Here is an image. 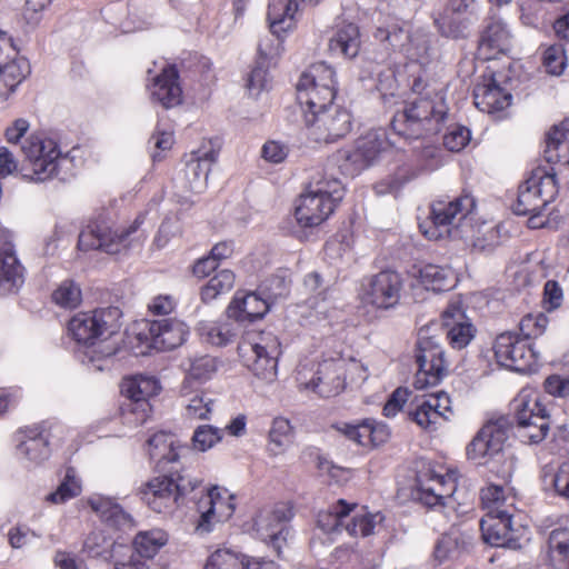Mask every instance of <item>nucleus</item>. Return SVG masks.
Instances as JSON below:
<instances>
[{"label":"nucleus","mask_w":569,"mask_h":569,"mask_svg":"<svg viewBox=\"0 0 569 569\" xmlns=\"http://www.w3.org/2000/svg\"><path fill=\"white\" fill-rule=\"evenodd\" d=\"M451 399L445 391L428 393L411 403L409 417L421 429L436 431L452 417Z\"/></svg>","instance_id":"obj_17"},{"label":"nucleus","mask_w":569,"mask_h":569,"mask_svg":"<svg viewBox=\"0 0 569 569\" xmlns=\"http://www.w3.org/2000/svg\"><path fill=\"white\" fill-rule=\"evenodd\" d=\"M507 438L505 419L487 422L467 446L468 459L477 465H487L502 452Z\"/></svg>","instance_id":"obj_18"},{"label":"nucleus","mask_w":569,"mask_h":569,"mask_svg":"<svg viewBox=\"0 0 569 569\" xmlns=\"http://www.w3.org/2000/svg\"><path fill=\"white\" fill-rule=\"evenodd\" d=\"M343 196V184L337 178H313L297 201L295 217L298 224L305 228L321 224L333 212Z\"/></svg>","instance_id":"obj_2"},{"label":"nucleus","mask_w":569,"mask_h":569,"mask_svg":"<svg viewBox=\"0 0 569 569\" xmlns=\"http://www.w3.org/2000/svg\"><path fill=\"white\" fill-rule=\"evenodd\" d=\"M168 536L161 529L140 531L133 539L130 555L118 559L114 569H153L152 559L167 543Z\"/></svg>","instance_id":"obj_19"},{"label":"nucleus","mask_w":569,"mask_h":569,"mask_svg":"<svg viewBox=\"0 0 569 569\" xmlns=\"http://www.w3.org/2000/svg\"><path fill=\"white\" fill-rule=\"evenodd\" d=\"M547 325L548 318L541 312L525 316L519 323L521 338L528 341L529 339L540 337L545 332Z\"/></svg>","instance_id":"obj_58"},{"label":"nucleus","mask_w":569,"mask_h":569,"mask_svg":"<svg viewBox=\"0 0 569 569\" xmlns=\"http://www.w3.org/2000/svg\"><path fill=\"white\" fill-rule=\"evenodd\" d=\"M121 316L122 312L118 307L79 312L69 321L68 330L79 345L92 347L98 340H103L119 331Z\"/></svg>","instance_id":"obj_8"},{"label":"nucleus","mask_w":569,"mask_h":569,"mask_svg":"<svg viewBox=\"0 0 569 569\" xmlns=\"http://www.w3.org/2000/svg\"><path fill=\"white\" fill-rule=\"evenodd\" d=\"M301 389L312 390L321 397L339 395L346 387L343 358L323 360L309 382H299Z\"/></svg>","instance_id":"obj_22"},{"label":"nucleus","mask_w":569,"mask_h":569,"mask_svg":"<svg viewBox=\"0 0 569 569\" xmlns=\"http://www.w3.org/2000/svg\"><path fill=\"white\" fill-rule=\"evenodd\" d=\"M141 216L128 227L113 230L111 224L101 219L90 222L79 234L78 247L81 250H102L114 254L129 244V237L141 226Z\"/></svg>","instance_id":"obj_13"},{"label":"nucleus","mask_w":569,"mask_h":569,"mask_svg":"<svg viewBox=\"0 0 569 569\" xmlns=\"http://www.w3.org/2000/svg\"><path fill=\"white\" fill-rule=\"evenodd\" d=\"M292 440L293 428L290 425V421L282 417L274 418L269 431L268 450L270 455H282L292 443Z\"/></svg>","instance_id":"obj_45"},{"label":"nucleus","mask_w":569,"mask_h":569,"mask_svg":"<svg viewBox=\"0 0 569 569\" xmlns=\"http://www.w3.org/2000/svg\"><path fill=\"white\" fill-rule=\"evenodd\" d=\"M201 503L209 506L207 510L201 511V516L197 525V530L201 533L209 532L211 530V522L213 520H228L236 508L232 495L219 487H212L209 489L204 501Z\"/></svg>","instance_id":"obj_28"},{"label":"nucleus","mask_w":569,"mask_h":569,"mask_svg":"<svg viewBox=\"0 0 569 569\" xmlns=\"http://www.w3.org/2000/svg\"><path fill=\"white\" fill-rule=\"evenodd\" d=\"M160 386L157 379L147 376H136L123 379L121 393L130 401L127 407L136 416L137 423H144L151 411L149 399L158 395Z\"/></svg>","instance_id":"obj_21"},{"label":"nucleus","mask_w":569,"mask_h":569,"mask_svg":"<svg viewBox=\"0 0 569 569\" xmlns=\"http://www.w3.org/2000/svg\"><path fill=\"white\" fill-rule=\"evenodd\" d=\"M431 331L432 327L426 326L420 328L418 332L416 353L418 371L413 381L416 389L435 387L448 373L445 351Z\"/></svg>","instance_id":"obj_9"},{"label":"nucleus","mask_w":569,"mask_h":569,"mask_svg":"<svg viewBox=\"0 0 569 569\" xmlns=\"http://www.w3.org/2000/svg\"><path fill=\"white\" fill-rule=\"evenodd\" d=\"M417 172L410 167L403 166L396 172L375 184L377 194L397 193L408 181L413 179Z\"/></svg>","instance_id":"obj_52"},{"label":"nucleus","mask_w":569,"mask_h":569,"mask_svg":"<svg viewBox=\"0 0 569 569\" xmlns=\"http://www.w3.org/2000/svg\"><path fill=\"white\" fill-rule=\"evenodd\" d=\"M181 446L176 436L170 432L160 431L148 440V453L150 459L158 465L162 462H174L179 459Z\"/></svg>","instance_id":"obj_40"},{"label":"nucleus","mask_w":569,"mask_h":569,"mask_svg":"<svg viewBox=\"0 0 569 569\" xmlns=\"http://www.w3.org/2000/svg\"><path fill=\"white\" fill-rule=\"evenodd\" d=\"M442 321L447 328V338L453 348L462 349L470 342L473 337L472 325L466 321L459 305H449L442 312Z\"/></svg>","instance_id":"obj_31"},{"label":"nucleus","mask_w":569,"mask_h":569,"mask_svg":"<svg viewBox=\"0 0 569 569\" xmlns=\"http://www.w3.org/2000/svg\"><path fill=\"white\" fill-rule=\"evenodd\" d=\"M213 161L212 152H204L201 156L191 154L190 159L187 160L184 178L190 191L199 193L206 189Z\"/></svg>","instance_id":"obj_38"},{"label":"nucleus","mask_w":569,"mask_h":569,"mask_svg":"<svg viewBox=\"0 0 569 569\" xmlns=\"http://www.w3.org/2000/svg\"><path fill=\"white\" fill-rule=\"evenodd\" d=\"M90 508L110 527L128 530L134 527V520L118 502L108 497H93L88 501Z\"/></svg>","instance_id":"obj_33"},{"label":"nucleus","mask_w":569,"mask_h":569,"mask_svg":"<svg viewBox=\"0 0 569 569\" xmlns=\"http://www.w3.org/2000/svg\"><path fill=\"white\" fill-rule=\"evenodd\" d=\"M270 63L258 61L256 67L251 70L247 79V88L251 96H259L263 90L268 89L269 74L268 67Z\"/></svg>","instance_id":"obj_60"},{"label":"nucleus","mask_w":569,"mask_h":569,"mask_svg":"<svg viewBox=\"0 0 569 569\" xmlns=\"http://www.w3.org/2000/svg\"><path fill=\"white\" fill-rule=\"evenodd\" d=\"M231 320L202 322L199 327L200 336L212 346H226L238 336V326Z\"/></svg>","instance_id":"obj_43"},{"label":"nucleus","mask_w":569,"mask_h":569,"mask_svg":"<svg viewBox=\"0 0 569 569\" xmlns=\"http://www.w3.org/2000/svg\"><path fill=\"white\" fill-rule=\"evenodd\" d=\"M548 555L553 567L569 569V528H556L550 532Z\"/></svg>","instance_id":"obj_44"},{"label":"nucleus","mask_w":569,"mask_h":569,"mask_svg":"<svg viewBox=\"0 0 569 569\" xmlns=\"http://www.w3.org/2000/svg\"><path fill=\"white\" fill-rule=\"evenodd\" d=\"M290 282L286 273H277L263 280L259 290L272 305L277 299L288 295Z\"/></svg>","instance_id":"obj_57"},{"label":"nucleus","mask_w":569,"mask_h":569,"mask_svg":"<svg viewBox=\"0 0 569 569\" xmlns=\"http://www.w3.org/2000/svg\"><path fill=\"white\" fill-rule=\"evenodd\" d=\"M244 558L230 549H218L208 558L204 569H246Z\"/></svg>","instance_id":"obj_54"},{"label":"nucleus","mask_w":569,"mask_h":569,"mask_svg":"<svg viewBox=\"0 0 569 569\" xmlns=\"http://www.w3.org/2000/svg\"><path fill=\"white\" fill-rule=\"evenodd\" d=\"M355 506L346 503L345 500H339L331 510L320 512L318 516V526L325 532H339L345 528L346 519L349 517L350 511Z\"/></svg>","instance_id":"obj_47"},{"label":"nucleus","mask_w":569,"mask_h":569,"mask_svg":"<svg viewBox=\"0 0 569 569\" xmlns=\"http://www.w3.org/2000/svg\"><path fill=\"white\" fill-rule=\"evenodd\" d=\"M511 406L518 436L530 443L545 440L550 429V415L539 395L525 388L512 400Z\"/></svg>","instance_id":"obj_5"},{"label":"nucleus","mask_w":569,"mask_h":569,"mask_svg":"<svg viewBox=\"0 0 569 569\" xmlns=\"http://www.w3.org/2000/svg\"><path fill=\"white\" fill-rule=\"evenodd\" d=\"M53 301L63 308H77L82 299L81 289L73 280H64L52 293Z\"/></svg>","instance_id":"obj_55"},{"label":"nucleus","mask_w":569,"mask_h":569,"mask_svg":"<svg viewBox=\"0 0 569 569\" xmlns=\"http://www.w3.org/2000/svg\"><path fill=\"white\" fill-rule=\"evenodd\" d=\"M24 439L18 446V453L26 459L40 463L49 458V433L36 429H29L24 432Z\"/></svg>","instance_id":"obj_39"},{"label":"nucleus","mask_w":569,"mask_h":569,"mask_svg":"<svg viewBox=\"0 0 569 569\" xmlns=\"http://www.w3.org/2000/svg\"><path fill=\"white\" fill-rule=\"evenodd\" d=\"M234 279V273L231 270H220L201 288V300L210 302L219 295L230 291L233 288Z\"/></svg>","instance_id":"obj_48"},{"label":"nucleus","mask_w":569,"mask_h":569,"mask_svg":"<svg viewBox=\"0 0 569 569\" xmlns=\"http://www.w3.org/2000/svg\"><path fill=\"white\" fill-rule=\"evenodd\" d=\"M271 307L268 298L260 292H237L227 308V317L238 322L261 319Z\"/></svg>","instance_id":"obj_26"},{"label":"nucleus","mask_w":569,"mask_h":569,"mask_svg":"<svg viewBox=\"0 0 569 569\" xmlns=\"http://www.w3.org/2000/svg\"><path fill=\"white\" fill-rule=\"evenodd\" d=\"M380 512L370 513L365 510L356 512L350 519H346L345 529L352 537H367L373 533L376 526L383 521Z\"/></svg>","instance_id":"obj_46"},{"label":"nucleus","mask_w":569,"mask_h":569,"mask_svg":"<svg viewBox=\"0 0 569 569\" xmlns=\"http://www.w3.org/2000/svg\"><path fill=\"white\" fill-rule=\"evenodd\" d=\"M479 49L486 53L485 59L508 52L511 49V34L507 26L501 21L490 22L481 34Z\"/></svg>","instance_id":"obj_35"},{"label":"nucleus","mask_w":569,"mask_h":569,"mask_svg":"<svg viewBox=\"0 0 569 569\" xmlns=\"http://www.w3.org/2000/svg\"><path fill=\"white\" fill-rule=\"evenodd\" d=\"M435 24L439 32L447 38H460L465 36L467 23L463 17L440 11L435 18Z\"/></svg>","instance_id":"obj_53"},{"label":"nucleus","mask_w":569,"mask_h":569,"mask_svg":"<svg viewBox=\"0 0 569 569\" xmlns=\"http://www.w3.org/2000/svg\"><path fill=\"white\" fill-rule=\"evenodd\" d=\"M456 489L455 482L432 470L419 472L413 498L428 507L445 506Z\"/></svg>","instance_id":"obj_23"},{"label":"nucleus","mask_w":569,"mask_h":569,"mask_svg":"<svg viewBox=\"0 0 569 569\" xmlns=\"http://www.w3.org/2000/svg\"><path fill=\"white\" fill-rule=\"evenodd\" d=\"M223 429L209 425L199 426L192 437L193 446L200 451L212 448L222 439Z\"/></svg>","instance_id":"obj_59"},{"label":"nucleus","mask_w":569,"mask_h":569,"mask_svg":"<svg viewBox=\"0 0 569 569\" xmlns=\"http://www.w3.org/2000/svg\"><path fill=\"white\" fill-rule=\"evenodd\" d=\"M28 67L10 64L0 71V103L6 101L26 78Z\"/></svg>","instance_id":"obj_51"},{"label":"nucleus","mask_w":569,"mask_h":569,"mask_svg":"<svg viewBox=\"0 0 569 569\" xmlns=\"http://www.w3.org/2000/svg\"><path fill=\"white\" fill-rule=\"evenodd\" d=\"M543 66L546 71L552 76H560L566 67L565 49L561 44H553L543 52Z\"/></svg>","instance_id":"obj_61"},{"label":"nucleus","mask_w":569,"mask_h":569,"mask_svg":"<svg viewBox=\"0 0 569 569\" xmlns=\"http://www.w3.org/2000/svg\"><path fill=\"white\" fill-rule=\"evenodd\" d=\"M0 243V293L17 290L24 281V268L20 263L16 247L9 236L3 234Z\"/></svg>","instance_id":"obj_27"},{"label":"nucleus","mask_w":569,"mask_h":569,"mask_svg":"<svg viewBox=\"0 0 569 569\" xmlns=\"http://www.w3.org/2000/svg\"><path fill=\"white\" fill-rule=\"evenodd\" d=\"M111 546L112 541L102 531L96 530L87 536L83 542V550L89 557H101L109 552Z\"/></svg>","instance_id":"obj_63"},{"label":"nucleus","mask_w":569,"mask_h":569,"mask_svg":"<svg viewBox=\"0 0 569 569\" xmlns=\"http://www.w3.org/2000/svg\"><path fill=\"white\" fill-rule=\"evenodd\" d=\"M508 499L513 501V498L506 497L505 488L501 486L489 485L481 490V501L487 513H495L503 511L509 506Z\"/></svg>","instance_id":"obj_56"},{"label":"nucleus","mask_w":569,"mask_h":569,"mask_svg":"<svg viewBox=\"0 0 569 569\" xmlns=\"http://www.w3.org/2000/svg\"><path fill=\"white\" fill-rule=\"evenodd\" d=\"M21 150L24 156L22 177L29 181L44 182L59 177L62 168L69 163L58 143L42 134L30 136L24 140Z\"/></svg>","instance_id":"obj_4"},{"label":"nucleus","mask_w":569,"mask_h":569,"mask_svg":"<svg viewBox=\"0 0 569 569\" xmlns=\"http://www.w3.org/2000/svg\"><path fill=\"white\" fill-rule=\"evenodd\" d=\"M13 40L7 31L0 29V71L7 69L10 64H20L28 67L24 60L17 58Z\"/></svg>","instance_id":"obj_62"},{"label":"nucleus","mask_w":569,"mask_h":569,"mask_svg":"<svg viewBox=\"0 0 569 569\" xmlns=\"http://www.w3.org/2000/svg\"><path fill=\"white\" fill-rule=\"evenodd\" d=\"M497 362L518 372L530 371L538 361V356L530 343L515 332H502L493 342Z\"/></svg>","instance_id":"obj_15"},{"label":"nucleus","mask_w":569,"mask_h":569,"mask_svg":"<svg viewBox=\"0 0 569 569\" xmlns=\"http://www.w3.org/2000/svg\"><path fill=\"white\" fill-rule=\"evenodd\" d=\"M335 70L326 62H317L305 71L297 83V100L301 108L330 106L337 93Z\"/></svg>","instance_id":"obj_12"},{"label":"nucleus","mask_w":569,"mask_h":569,"mask_svg":"<svg viewBox=\"0 0 569 569\" xmlns=\"http://www.w3.org/2000/svg\"><path fill=\"white\" fill-rule=\"evenodd\" d=\"M418 282L433 292L449 290L453 287L452 271L436 264H426L419 270Z\"/></svg>","instance_id":"obj_42"},{"label":"nucleus","mask_w":569,"mask_h":569,"mask_svg":"<svg viewBox=\"0 0 569 569\" xmlns=\"http://www.w3.org/2000/svg\"><path fill=\"white\" fill-rule=\"evenodd\" d=\"M293 517L292 509L286 503L277 505L272 510L260 512L254 527L258 536L263 541H269L280 552L281 541L286 540L284 531L287 522Z\"/></svg>","instance_id":"obj_24"},{"label":"nucleus","mask_w":569,"mask_h":569,"mask_svg":"<svg viewBox=\"0 0 569 569\" xmlns=\"http://www.w3.org/2000/svg\"><path fill=\"white\" fill-rule=\"evenodd\" d=\"M337 431L360 446H378L386 441L388 432L385 426L375 425L369 420L352 425L339 422L335 425Z\"/></svg>","instance_id":"obj_34"},{"label":"nucleus","mask_w":569,"mask_h":569,"mask_svg":"<svg viewBox=\"0 0 569 569\" xmlns=\"http://www.w3.org/2000/svg\"><path fill=\"white\" fill-rule=\"evenodd\" d=\"M475 200L466 194L452 200H436L430 208V227L423 229L429 239L439 240L455 237L453 226L456 221L466 219L475 209Z\"/></svg>","instance_id":"obj_14"},{"label":"nucleus","mask_w":569,"mask_h":569,"mask_svg":"<svg viewBox=\"0 0 569 569\" xmlns=\"http://www.w3.org/2000/svg\"><path fill=\"white\" fill-rule=\"evenodd\" d=\"M301 0H269L267 18L271 34L258 44V61L270 63L281 51V37L296 28Z\"/></svg>","instance_id":"obj_10"},{"label":"nucleus","mask_w":569,"mask_h":569,"mask_svg":"<svg viewBox=\"0 0 569 569\" xmlns=\"http://www.w3.org/2000/svg\"><path fill=\"white\" fill-rule=\"evenodd\" d=\"M387 147L386 132L370 130L357 139L353 149L338 150L331 160L342 174L355 177L371 166Z\"/></svg>","instance_id":"obj_11"},{"label":"nucleus","mask_w":569,"mask_h":569,"mask_svg":"<svg viewBox=\"0 0 569 569\" xmlns=\"http://www.w3.org/2000/svg\"><path fill=\"white\" fill-rule=\"evenodd\" d=\"M545 158L549 163L569 167V122L555 126L546 137Z\"/></svg>","instance_id":"obj_36"},{"label":"nucleus","mask_w":569,"mask_h":569,"mask_svg":"<svg viewBox=\"0 0 569 569\" xmlns=\"http://www.w3.org/2000/svg\"><path fill=\"white\" fill-rule=\"evenodd\" d=\"M329 49L332 53L346 58H355L360 49L359 29L353 23H347L338 28L330 39Z\"/></svg>","instance_id":"obj_41"},{"label":"nucleus","mask_w":569,"mask_h":569,"mask_svg":"<svg viewBox=\"0 0 569 569\" xmlns=\"http://www.w3.org/2000/svg\"><path fill=\"white\" fill-rule=\"evenodd\" d=\"M140 495L141 499L156 512H162L178 501L172 487V477L168 476L149 481L141 489Z\"/></svg>","instance_id":"obj_32"},{"label":"nucleus","mask_w":569,"mask_h":569,"mask_svg":"<svg viewBox=\"0 0 569 569\" xmlns=\"http://www.w3.org/2000/svg\"><path fill=\"white\" fill-rule=\"evenodd\" d=\"M152 100L159 102L163 108H173L182 101V90L178 82V71L173 66H167L157 76L150 88Z\"/></svg>","instance_id":"obj_30"},{"label":"nucleus","mask_w":569,"mask_h":569,"mask_svg":"<svg viewBox=\"0 0 569 569\" xmlns=\"http://www.w3.org/2000/svg\"><path fill=\"white\" fill-rule=\"evenodd\" d=\"M460 549V533L458 531H451L439 538L435 547V557L439 561H443L451 557Z\"/></svg>","instance_id":"obj_64"},{"label":"nucleus","mask_w":569,"mask_h":569,"mask_svg":"<svg viewBox=\"0 0 569 569\" xmlns=\"http://www.w3.org/2000/svg\"><path fill=\"white\" fill-rule=\"evenodd\" d=\"M402 288L403 281L398 272L383 270L362 281L360 298L377 309H390L399 302Z\"/></svg>","instance_id":"obj_16"},{"label":"nucleus","mask_w":569,"mask_h":569,"mask_svg":"<svg viewBox=\"0 0 569 569\" xmlns=\"http://www.w3.org/2000/svg\"><path fill=\"white\" fill-rule=\"evenodd\" d=\"M218 369L214 357L209 355L198 356L190 359L187 376L181 385L180 395L188 397L192 393V383H204L210 380Z\"/></svg>","instance_id":"obj_37"},{"label":"nucleus","mask_w":569,"mask_h":569,"mask_svg":"<svg viewBox=\"0 0 569 569\" xmlns=\"http://www.w3.org/2000/svg\"><path fill=\"white\" fill-rule=\"evenodd\" d=\"M449 108L445 97L436 91H427L406 102L391 121L392 129L406 138H420L436 134L449 119Z\"/></svg>","instance_id":"obj_1"},{"label":"nucleus","mask_w":569,"mask_h":569,"mask_svg":"<svg viewBox=\"0 0 569 569\" xmlns=\"http://www.w3.org/2000/svg\"><path fill=\"white\" fill-rule=\"evenodd\" d=\"M242 363L259 379L271 382L277 377L280 342L271 332L246 338L238 347Z\"/></svg>","instance_id":"obj_6"},{"label":"nucleus","mask_w":569,"mask_h":569,"mask_svg":"<svg viewBox=\"0 0 569 569\" xmlns=\"http://www.w3.org/2000/svg\"><path fill=\"white\" fill-rule=\"evenodd\" d=\"M511 93L498 83L493 74L485 77L473 89L475 106L489 114L505 110L511 104Z\"/></svg>","instance_id":"obj_29"},{"label":"nucleus","mask_w":569,"mask_h":569,"mask_svg":"<svg viewBox=\"0 0 569 569\" xmlns=\"http://www.w3.org/2000/svg\"><path fill=\"white\" fill-rule=\"evenodd\" d=\"M516 508L510 502L503 511L486 513L480 521V528L485 541L495 547H508L516 549L519 545L518 529L513 527L512 518Z\"/></svg>","instance_id":"obj_20"},{"label":"nucleus","mask_w":569,"mask_h":569,"mask_svg":"<svg viewBox=\"0 0 569 569\" xmlns=\"http://www.w3.org/2000/svg\"><path fill=\"white\" fill-rule=\"evenodd\" d=\"M182 398L184 415L190 419H208L212 411L213 400L202 390H193L188 397Z\"/></svg>","instance_id":"obj_49"},{"label":"nucleus","mask_w":569,"mask_h":569,"mask_svg":"<svg viewBox=\"0 0 569 569\" xmlns=\"http://www.w3.org/2000/svg\"><path fill=\"white\" fill-rule=\"evenodd\" d=\"M140 336L150 338L151 346L158 350H171L181 346L189 333V329L177 319H162L146 321Z\"/></svg>","instance_id":"obj_25"},{"label":"nucleus","mask_w":569,"mask_h":569,"mask_svg":"<svg viewBox=\"0 0 569 569\" xmlns=\"http://www.w3.org/2000/svg\"><path fill=\"white\" fill-rule=\"evenodd\" d=\"M308 136L319 143H332L346 137L351 130L350 112L333 102L330 106L301 108Z\"/></svg>","instance_id":"obj_7"},{"label":"nucleus","mask_w":569,"mask_h":569,"mask_svg":"<svg viewBox=\"0 0 569 569\" xmlns=\"http://www.w3.org/2000/svg\"><path fill=\"white\" fill-rule=\"evenodd\" d=\"M557 173L553 168H537L530 177L519 186L513 212L518 216H530L531 228L542 227L545 221H538L541 211L555 200L558 194Z\"/></svg>","instance_id":"obj_3"},{"label":"nucleus","mask_w":569,"mask_h":569,"mask_svg":"<svg viewBox=\"0 0 569 569\" xmlns=\"http://www.w3.org/2000/svg\"><path fill=\"white\" fill-rule=\"evenodd\" d=\"M81 493V485L74 475V470L69 468L61 483L56 491L47 496V501L52 503H64L66 501L78 497Z\"/></svg>","instance_id":"obj_50"}]
</instances>
